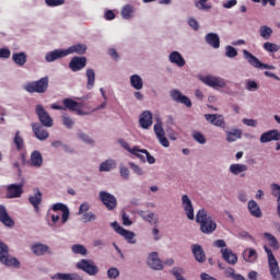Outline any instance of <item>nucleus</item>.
<instances>
[{
  "instance_id": "obj_1",
  "label": "nucleus",
  "mask_w": 280,
  "mask_h": 280,
  "mask_svg": "<svg viewBox=\"0 0 280 280\" xmlns=\"http://www.w3.org/2000/svg\"><path fill=\"white\" fill-rule=\"evenodd\" d=\"M264 237L266 242V245L264 246V248L267 253L270 275L273 280H279L280 279L279 262L277 261V258H275L272 250L268 248V246H271V248L277 250L279 249V243L277 242V238L272 236V234L265 233Z\"/></svg>"
},
{
  "instance_id": "obj_2",
  "label": "nucleus",
  "mask_w": 280,
  "mask_h": 280,
  "mask_svg": "<svg viewBox=\"0 0 280 280\" xmlns=\"http://www.w3.org/2000/svg\"><path fill=\"white\" fill-rule=\"evenodd\" d=\"M69 220V208L62 203H56L48 211L47 222L49 226H62Z\"/></svg>"
},
{
  "instance_id": "obj_3",
  "label": "nucleus",
  "mask_w": 280,
  "mask_h": 280,
  "mask_svg": "<svg viewBox=\"0 0 280 280\" xmlns=\"http://www.w3.org/2000/svg\"><path fill=\"white\" fill-rule=\"evenodd\" d=\"M196 222L200 224V231L207 235H210V233H213L218 229V224L211 215L207 214L205 209L198 211Z\"/></svg>"
},
{
  "instance_id": "obj_4",
  "label": "nucleus",
  "mask_w": 280,
  "mask_h": 280,
  "mask_svg": "<svg viewBox=\"0 0 280 280\" xmlns=\"http://www.w3.org/2000/svg\"><path fill=\"white\" fill-rule=\"evenodd\" d=\"M120 145L127 150V152L140 159L143 163H145V161H148L150 165H154L156 163V159H154V156H152L145 149H140L139 147L130 148V144L124 140H120Z\"/></svg>"
},
{
  "instance_id": "obj_5",
  "label": "nucleus",
  "mask_w": 280,
  "mask_h": 280,
  "mask_svg": "<svg viewBox=\"0 0 280 280\" xmlns=\"http://www.w3.org/2000/svg\"><path fill=\"white\" fill-rule=\"evenodd\" d=\"M213 244L217 248H221V255L226 264H230V266H235V264H237V254L226 248V242H224V240H218Z\"/></svg>"
},
{
  "instance_id": "obj_6",
  "label": "nucleus",
  "mask_w": 280,
  "mask_h": 280,
  "mask_svg": "<svg viewBox=\"0 0 280 280\" xmlns=\"http://www.w3.org/2000/svg\"><path fill=\"white\" fill-rule=\"evenodd\" d=\"M0 261L3 266H12L13 268H19V260L9 255L8 245L0 243Z\"/></svg>"
},
{
  "instance_id": "obj_7",
  "label": "nucleus",
  "mask_w": 280,
  "mask_h": 280,
  "mask_svg": "<svg viewBox=\"0 0 280 280\" xmlns=\"http://www.w3.org/2000/svg\"><path fill=\"white\" fill-rule=\"evenodd\" d=\"M47 86H49V79L45 77L39 81L26 84L25 90L28 93H45V91H47Z\"/></svg>"
},
{
  "instance_id": "obj_8",
  "label": "nucleus",
  "mask_w": 280,
  "mask_h": 280,
  "mask_svg": "<svg viewBox=\"0 0 280 280\" xmlns=\"http://www.w3.org/2000/svg\"><path fill=\"white\" fill-rule=\"evenodd\" d=\"M77 268L78 270H83V272H85L90 277H95V275L100 272V268H97L93 260L82 259L77 262Z\"/></svg>"
},
{
  "instance_id": "obj_9",
  "label": "nucleus",
  "mask_w": 280,
  "mask_h": 280,
  "mask_svg": "<svg viewBox=\"0 0 280 280\" xmlns=\"http://www.w3.org/2000/svg\"><path fill=\"white\" fill-rule=\"evenodd\" d=\"M201 82L207 84V86H211L212 89H224L226 86V81L220 77L206 75L200 77Z\"/></svg>"
},
{
  "instance_id": "obj_10",
  "label": "nucleus",
  "mask_w": 280,
  "mask_h": 280,
  "mask_svg": "<svg viewBox=\"0 0 280 280\" xmlns=\"http://www.w3.org/2000/svg\"><path fill=\"white\" fill-rule=\"evenodd\" d=\"M243 55L245 60H247V62H249L252 67H255V69H275V67L268 66L259 61V59L255 57V55L250 54L248 50H243Z\"/></svg>"
},
{
  "instance_id": "obj_11",
  "label": "nucleus",
  "mask_w": 280,
  "mask_h": 280,
  "mask_svg": "<svg viewBox=\"0 0 280 280\" xmlns=\"http://www.w3.org/2000/svg\"><path fill=\"white\" fill-rule=\"evenodd\" d=\"M63 106L69 110H74L77 115H89V110L85 109L84 104H80L73 100H63Z\"/></svg>"
},
{
  "instance_id": "obj_12",
  "label": "nucleus",
  "mask_w": 280,
  "mask_h": 280,
  "mask_svg": "<svg viewBox=\"0 0 280 280\" xmlns=\"http://www.w3.org/2000/svg\"><path fill=\"white\" fill-rule=\"evenodd\" d=\"M112 226L114 231H116L118 235H121V237H125L129 244H137V240H135V232L121 228L117 222L112 223Z\"/></svg>"
},
{
  "instance_id": "obj_13",
  "label": "nucleus",
  "mask_w": 280,
  "mask_h": 280,
  "mask_svg": "<svg viewBox=\"0 0 280 280\" xmlns=\"http://www.w3.org/2000/svg\"><path fill=\"white\" fill-rule=\"evenodd\" d=\"M154 132L161 145L163 148H170V140L165 137V129H163V122L161 120H158L154 125Z\"/></svg>"
},
{
  "instance_id": "obj_14",
  "label": "nucleus",
  "mask_w": 280,
  "mask_h": 280,
  "mask_svg": "<svg viewBox=\"0 0 280 280\" xmlns=\"http://www.w3.org/2000/svg\"><path fill=\"white\" fill-rule=\"evenodd\" d=\"M35 110L43 126H46V128H51V126H54V120L51 119V116L47 114L45 108H43L40 105H37Z\"/></svg>"
},
{
  "instance_id": "obj_15",
  "label": "nucleus",
  "mask_w": 280,
  "mask_h": 280,
  "mask_svg": "<svg viewBox=\"0 0 280 280\" xmlns=\"http://www.w3.org/2000/svg\"><path fill=\"white\" fill-rule=\"evenodd\" d=\"M100 200L101 202H103V205H105L107 209H109V211L117 207V198H115V196L106 191L100 192Z\"/></svg>"
},
{
  "instance_id": "obj_16",
  "label": "nucleus",
  "mask_w": 280,
  "mask_h": 280,
  "mask_svg": "<svg viewBox=\"0 0 280 280\" xmlns=\"http://www.w3.org/2000/svg\"><path fill=\"white\" fill-rule=\"evenodd\" d=\"M182 207L185 211V214L187 215L188 220H194V203L191 202V199L187 195L182 196Z\"/></svg>"
},
{
  "instance_id": "obj_17",
  "label": "nucleus",
  "mask_w": 280,
  "mask_h": 280,
  "mask_svg": "<svg viewBox=\"0 0 280 280\" xmlns=\"http://www.w3.org/2000/svg\"><path fill=\"white\" fill-rule=\"evenodd\" d=\"M270 141H280V131L277 129L264 132L260 136V143H270Z\"/></svg>"
},
{
  "instance_id": "obj_18",
  "label": "nucleus",
  "mask_w": 280,
  "mask_h": 280,
  "mask_svg": "<svg viewBox=\"0 0 280 280\" xmlns=\"http://www.w3.org/2000/svg\"><path fill=\"white\" fill-rule=\"evenodd\" d=\"M171 97H173L174 102H177L178 104H184L188 108H191V101L189 100V97L183 95L180 91L178 90L171 91Z\"/></svg>"
},
{
  "instance_id": "obj_19",
  "label": "nucleus",
  "mask_w": 280,
  "mask_h": 280,
  "mask_svg": "<svg viewBox=\"0 0 280 280\" xmlns=\"http://www.w3.org/2000/svg\"><path fill=\"white\" fill-rule=\"evenodd\" d=\"M148 266H150L152 270H163V262L159 259V254L156 252L149 255Z\"/></svg>"
},
{
  "instance_id": "obj_20",
  "label": "nucleus",
  "mask_w": 280,
  "mask_h": 280,
  "mask_svg": "<svg viewBox=\"0 0 280 280\" xmlns=\"http://www.w3.org/2000/svg\"><path fill=\"white\" fill-rule=\"evenodd\" d=\"M139 124L141 128H143L144 130H148V128L152 126V113L149 110L143 112L140 115Z\"/></svg>"
},
{
  "instance_id": "obj_21",
  "label": "nucleus",
  "mask_w": 280,
  "mask_h": 280,
  "mask_svg": "<svg viewBox=\"0 0 280 280\" xmlns=\"http://www.w3.org/2000/svg\"><path fill=\"white\" fill-rule=\"evenodd\" d=\"M67 55V49H56L48 54H46L45 58L47 62H54V60H58L59 58H65Z\"/></svg>"
},
{
  "instance_id": "obj_22",
  "label": "nucleus",
  "mask_w": 280,
  "mask_h": 280,
  "mask_svg": "<svg viewBox=\"0 0 280 280\" xmlns=\"http://www.w3.org/2000/svg\"><path fill=\"white\" fill-rule=\"evenodd\" d=\"M69 67L73 71H80L81 69H84L86 67V58H84V57H81V58L80 57H74L70 61Z\"/></svg>"
},
{
  "instance_id": "obj_23",
  "label": "nucleus",
  "mask_w": 280,
  "mask_h": 280,
  "mask_svg": "<svg viewBox=\"0 0 280 280\" xmlns=\"http://www.w3.org/2000/svg\"><path fill=\"white\" fill-rule=\"evenodd\" d=\"M21 194H23V185L12 184L8 187L7 197L21 198Z\"/></svg>"
},
{
  "instance_id": "obj_24",
  "label": "nucleus",
  "mask_w": 280,
  "mask_h": 280,
  "mask_svg": "<svg viewBox=\"0 0 280 280\" xmlns=\"http://www.w3.org/2000/svg\"><path fill=\"white\" fill-rule=\"evenodd\" d=\"M205 117H206L207 121H210V124H212L213 126H219L220 128H224V126H225L224 117H222L221 115L206 114Z\"/></svg>"
},
{
  "instance_id": "obj_25",
  "label": "nucleus",
  "mask_w": 280,
  "mask_h": 280,
  "mask_svg": "<svg viewBox=\"0 0 280 280\" xmlns=\"http://www.w3.org/2000/svg\"><path fill=\"white\" fill-rule=\"evenodd\" d=\"M34 135L39 141H45V139H49V132L40 125H33Z\"/></svg>"
},
{
  "instance_id": "obj_26",
  "label": "nucleus",
  "mask_w": 280,
  "mask_h": 280,
  "mask_svg": "<svg viewBox=\"0 0 280 280\" xmlns=\"http://www.w3.org/2000/svg\"><path fill=\"white\" fill-rule=\"evenodd\" d=\"M0 222L4 224V226H14V221L8 215V211L5 207L0 206Z\"/></svg>"
},
{
  "instance_id": "obj_27",
  "label": "nucleus",
  "mask_w": 280,
  "mask_h": 280,
  "mask_svg": "<svg viewBox=\"0 0 280 280\" xmlns=\"http://www.w3.org/2000/svg\"><path fill=\"white\" fill-rule=\"evenodd\" d=\"M192 255L195 256V259L202 264V261H206L207 256L205 255V250H202V247L198 244L192 245Z\"/></svg>"
},
{
  "instance_id": "obj_28",
  "label": "nucleus",
  "mask_w": 280,
  "mask_h": 280,
  "mask_svg": "<svg viewBox=\"0 0 280 280\" xmlns=\"http://www.w3.org/2000/svg\"><path fill=\"white\" fill-rule=\"evenodd\" d=\"M52 280H82L78 273H56L51 276Z\"/></svg>"
},
{
  "instance_id": "obj_29",
  "label": "nucleus",
  "mask_w": 280,
  "mask_h": 280,
  "mask_svg": "<svg viewBox=\"0 0 280 280\" xmlns=\"http://www.w3.org/2000/svg\"><path fill=\"white\" fill-rule=\"evenodd\" d=\"M206 43H208L210 47L218 49L220 47V36L214 33H209L208 35H206Z\"/></svg>"
},
{
  "instance_id": "obj_30",
  "label": "nucleus",
  "mask_w": 280,
  "mask_h": 280,
  "mask_svg": "<svg viewBox=\"0 0 280 280\" xmlns=\"http://www.w3.org/2000/svg\"><path fill=\"white\" fill-rule=\"evenodd\" d=\"M248 211L254 218H261V209L255 200L248 201Z\"/></svg>"
},
{
  "instance_id": "obj_31",
  "label": "nucleus",
  "mask_w": 280,
  "mask_h": 280,
  "mask_svg": "<svg viewBox=\"0 0 280 280\" xmlns=\"http://www.w3.org/2000/svg\"><path fill=\"white\" fill-rule=\"evenodd\" d=\"M226 141L229 143H233V141H237V139H242V131L240 129H232L230 131H225Z\"/></svg>"
},
{
  "instance_id": "obj_32",
  "label": "nucleus",
  "mask_w": 280,
  "mask_h": 280,
  "mask_svg": "<svg viewBox=\"0 0 280 280\" xmlns=\"http://www.w3.org/2000/svg\"><path fill=\"white\" fill-rule=\"evenodd\" d=\"M170 61L173 65H177V67H185V59L183 58L182 55H179L178 51H173L170 55Z\"/></svg>"
},
{
  "instance_id": "obj_33",
  "label": "nucleus",
  "mask_w": 280,
  "mask_h": 280,
  "mask_svg": "<svg viewBox=\"0 0 280 280\" xmlns=\"http://www.w3.org/2000/svg\"><path fill=\"white\" fill-rule=\"evenodd\" d=\"M248 166L246 164H231L230 165V172L234 176H240V174L247 172Z\"/></svg>"
},
{
  "instance_id": "obj_34",
  "label": "nucleus",
  "mask_w": 280,
  "mask_h": 280,
  "mask_svg": "<svg viewBox=\"0 0 280 280\" xmlns=\"http://www.w3.org/2000/svg\"><path fill=\"white\" fill-rule=\"evenodd\" d=\"M86 52V45L83 44H77L73 45L71 47H69L68 49H66V54L69 56L70 54H85Z\"/></svg>"
},
{
  "instance_id": "obj_35",
  "label": "nucleus",
  "mask_w": 280,
  "mask_h": 280,
  "mask_svg": "<svg viewBox=\"0 0 280 280\" xmlns=\"http://www.w3.org/2000/svg\"><path fill=\"white\" fill-rule=\"evenodd\" d=\"M12 60L19 67H23L27 62V55L25 52H15L12 55Z\"/></svg>"
},
{
  "instance_id": "obj_36",
  "label": "nucleus",
  "mask_w": 280,
  "mask_h": 280,
  "mask_svg": "<svg viewBox=\"0 0 280 280\" xmlns=\"http://www.w3.org/2000/svg\"><path fill=\"white\" fill-rule=\"evenodd\" d=\"M40 200H43V195L39 192V190H36L35 194L28 198V201L34 207L35 211H38Z\"/></svg>"
},
{
  "instance_id": "obj_37",
  "label": "nucleus",
  "mask_w": 280,
  "mask_h": 280,
  "mask_svg": "<svg viewBox=\"0 0 280 280\" xmlns=\"http://www.w3.org/2000/svg\"><path fill=\"white\" fill-rule=\"evenodd\" d=\"M243 258L249 264H253V261L257 260V252L253 248H247L243 253Z\"/></svg>"
},
{
  "instance_id": "obj_38",
  "label": "nucleus",
  "mask_w": 280,
  "mask_h": 280,
  "mask_svg": "<svg viewBox=\"0 0 280 280\" xmlns=\"http://www.w3.org/2000/svg\"><path fill=\"white\" fill-rule=\"evenodd\" d=\"M117 167L115 160H106L100 165V172H110Z\"/></svg>"
},
{
  "instance_id": "obj_39",
  "label": "nucleus",
  "mask_w": 280,
  "mask_h": 280,
  "mask_svg": "<svg viewBox=\"0 0 280 280\" xmlns=\"http://www.w3.org/2000/svg\"><path fill=\"white\" fill-rule=\"evenodd\" d=\"M130 84L136 91H141L143 89V79L141 77L133 74L130 77Z\"/></svg>"
},
{
  "instance_id": "obj_40",
  "label": "nucleus",
  "mask_w": 280,
  "mask_h": 280,
  "mask_svg": "<svg viewBox=\"0 0 280 280\" xmlns=\"http://www.w3.org/2000/svg\"><path fill=\"white\" fill-rule=\"evenodd\" d=\"M31 163L34 167H40L43 165V155L38 151H34L31 155Z\"/></svg>"
},
{
  "instance_id": "obj_41",
  "label": "nucleus",
  "mask_w": 280,
  "mask_h": 280,
  "mask_svg": "<svg viewBox=\"0 0 280 280\" xmlns=\"http://www.w3.org/2000/svg\"><path fill=\"white\" fill-rule=\"evenodd\" d=\"M133 14H135V8H132V5L130 4L125 5L121 10L122 19H127V20L132 19Z\"/></svg>"
},
{
  "instance_id": "obj_42",
  "label": "nucleus",
  "mask_w": 280,
  "mask_h": 280,
  "mask_svg": "<svg viewBox=\"0 0 280 280\" xmlns=\"http://www.w3.org/2000/svg\"><path fill=\"white\" fill-rule=\"evenodd\" d=\"M259 34L261 38H264L265 40H269L270 36H272V30L270 28V26L262 25L259 28Z\"/></svg>"
},
{
  "instance_id": "obj_43",
  "label": "nucleus",
  "mask_w": 280,
  "mask_h": 280,
  "mask_svg": "<svg viewBox=\"0 0 280 280\" xmlns=\"http://www.w3.org/2000/svg\"><path fill=\"white\" fill-rule=\"evenodd\" d=\"M32 250L35 255H45L49 250V247L43 244H35L32 246Z\"/></svg>"
},
{
  "instance_id": "obj_44",
  "label": "nucleus",
  "mask_w": 280,
  "mask_h": 280,
  "mask_svg": "<svg viewBox=\"0 0 280 280\" xmlns=\"http://www.w3.org/2000/svg\"><path fill=\"white\" fill-rule=\"evenodd\" d=\"M86 78H88V89H93V85L95 84V71L93 69H88Z\"/></svg>"
},
{
  "instance_id": "obj_45",
  "label": "nucleus",
  "mask_w": 280,
  "mask_h": 280,
  "mask_svg": "<svg viewBox=\"0 0 280 280\" xmlns=\"http://www.w3.org/2000/svg\"><path fill=\"white\" fill-rule=\"evenodd\" d=\"M265 51H268L269 54H276V51H279L280 47L277 44H272L270 42H266L264 44Z\"/></svg>"
},
{
  "instance_id": "obj_46",
  "label": "nucleus",
  "mask_w": 280,
  "mask_h": 280,
  "mask_svg": "<svg viewBox=\"0 0 280 280\" xmlns=\"http://www.w3.org/2000/svg\"><path fill=\"white\" fill-rule=\"evenodd\" d=\"M245 89H246L247 91L255 92V91H258V90H259V84H258L256 81L247 80V81H246Z\"/></svg>"
},
{
  "instance_id": "obj_47",
  "label": "nucleus",
  "mask_w": 280,
  "mask_h": 280,
  "mask_svg": "<svg viewBox=\"0 0 280 280\" xmlns=\"http://www.w3.org/2000/svg\"><path fill=\"white\" fill-rule=\"evenodd\" d=\"M72 253H74L75 255H86V247L80 244L73 245Z\"/></svg>"
},
{
  "instance_id": "obj_48",
  "label": "nucleus",
  "mask_w": 280,
  "mask_h": 280,
  "mask_svg": "<svg viewBox=\"0 0 280 280\" xmlns=\"http://www.w3.org/2000/svg\"><path fill=\"white\" fill-rule=\"evenodd\" d=\"M13 141H14V144L16 145L18 150H23L24 142H23V138L21 137V133L19 131L15 133Z\"/></svg>"
},
{
  "instance_id": "obj_49",
  "label": "nucleus",
  "mask_w": 280,
  "mask_h": 280,
  "mask_svg": "<svg viewBox=\"0 0 280 280\" xmlns=\"http://www.w3.org/2000/svg\"><path fill=\"white\" fill-rule=\"evenodd\" d=\"M192 137L195 141H197V143H201V145L207 143V139L205 138V135L200 133L199 131H195L192 133Z\"/></svg>"
},
{
  "instance_id": "obj_50",
  "label": "nucleus",
  "mask_w": 280,
  "mask_h": 280,
  "mask_svg": "<svg viewBox=\"0 0 280 280\" xmlns=\"http://www.w3.org/2000/svg\"><path fill=\"white\" fill-rule=\"evenodd\" d=\"M129 166L132 170L133 174H137V176H143L144 174L143 168H141L139 165L130 162Z\"/></svg>"
},
{
  "instance_id": "obj_51",
  "label": "nucleus",
  "mask_w": 280,
  "mask_h": 280,
  "mask_svg": "<svg viewBox=\"0 0 280 280\" xmlns=\"http://www.w3.org/2000/svg\"><path fill=\"white\" fill-rule=\"evenodd\" d=\"M108 279H117L119 277V269L112 267L107 270Z\"/></svg>"
},
{
  "instance_id": "obj_52",
  "label": "nucleus",
  "mask_w": 280,
  "mask_h": 280,
  "mask_svg": "<svg viewBox=\"0 0 280 280\" xmlns=\"http://www.w3.org/2000/svg\"><path fill=\"white\" fill-rule=\"evenodd\" d=\"M225 55L228 58H235L237 56V50L233 46H226Z\"/></svg>"
},
{
  "instance_id": "obj_53",
  "label": "nucleus",
  "mask_w": 280,
  "mask_h": 280,
  "mask_svg": "<svg viewBox=\"0 0 280 280\" xmlns=\"http://www.w3.org/2000/svg\"><path fill=\"white\" fill-rule=\"evenodd\" d=\"M199 10H210L211 5L207 4V0H199L195 3Z\"/></svg>"
},
{
  "instance_id": "obj_54",
  "label": "nucleus",
  "mask_w": 280,
  "mask_h": 280,
  "mask_svg": "<svg viewBox=\"0 0 280 280\" xmlns=\"http://www.w3.org/2000/svg\"><path fill=\"white\" fill-rule=\"evenodd\" d=\"M138 215H141L147 222H152L154 220V213L152 212L145 213L143 211H138Z\"/></svg>"
},
{
  "instance_id": "obj_55",
  "label": "nucleus",
  "mask_w": 280,
  "mask_h": 280,
  "mask_svg": "<svg viewBox=\"0 0 280 280\" xmlns=\"http://www.w3.org/2000/svg\"><path fill=\"white\" fill-rule=\"evenodd\" d=\"M271 191H272V196L278 198V202H280V186H279V184H272Z\"/></svg>"
},
{
  "instance_id": "obj_56",
  "label": "nucleus",
  "mask_w": 280,
  "mask_h": 280,
  "mask_svg": "<svg viewBox=\"0 0 280 280\" xmlns=\"http://www.w3.org/2000/svg\"><path fill=\"white\" fill-rule=\"evenodd\" d=\"M120 176L125 180H128V178H130V171L127 167H125V166H120Z\"/></svg>"
},
{
  "instance_id": "obj_57",
  "label": "nucleus",
  "mask_w": 280,
  "mask_h": 280,
  "mask_svg": "<svg viewBox=\"0 0 280 280\" xmlns=\"http://www.w3.org/2000/svg\"><path fill=\"white\" fill-rule=\"evenodd\" d=\"M243 124L245 126H249L250 128H257V120H255V119L244 118Z\"/></svg>"
},
{
  "instance_id": "obj_58",
  "label": "nucleus",
  "mask_w": 280,
  "mask_h": 280,
  "mask_svg": "<svg viewBox=\"0 0 280 280\" xmlns=\"http://www.w3.org/2000/svg\"><path fill=\"white\" fill-rule=\"evenodd\" d=\"M234 5H237V0H228L223 2V8L226 10H230V8H234Z\"/></svg>"
},
{
  "instance_id": "obj_59",
  "label": "nucleus",
  "mask_w": 280,
  "mask_h": 280,
  "mask_svg": "<svg viewBox=\"0 0 280 280\" xmlns=\"http://www.w3.org/2000/svg\"><path fill=\"white\" fill-rule=\"evenodd\" d=\"M46 3L50 7L62 5L65 0H46Z\"/></svg>"
},
{
  "instance_id": "obj_60",
  "label": "nucleus",
  "mask_w": 280,
  "mask_h": 280,
  "mask_svg": "<svg viewBox=\"0 0 280 280\" xmlns=\"http://www.w3.org/2000/svg\"><path fill=\"white\" fill-rule=\"evenodd\" d=\"M83 220L84 222H93L95 221V215L93 214V212H88L83 214Z\"/></svg>"
},
{
  "instance_id": "obj_61",
  "label": "nucleus",
  "mask_w": 280,
  "mask_h": 280,
  "mask_svg": "<svg viewBox=\"0 0 280 280\" xmlns=\"http://www.w3.org/2000/svg\"><path fill=\"white\" fill-rule=\"evenodd\" d=\"M122 224L125 226H130L132 225V221L130 220V218L128 217V214H126L125 212L122 213Z\"/></svg>"
},
{
  "instance_id": "obj_62",
  "label": "nucleus",
  "mask_w": 280,
  "mask_h": 280,
  "mask_svg": "<svg viewBox=\"0 0 280 280\" xmlns=\"http://www.w3.org/2000/svg\"><path fill=\"white\" fill-rule=\"evenodd\" d=\"M10 49L0 48V58H10Z\"/></svg>"
},
{
  "instance_id": "obj_63",
  "label": "nucleus",
  "mask_w": 280,
  "mask_h": 280,
  "mask_svg": "<svg viewBox=\"0 0 280 280\" xmlns=\"http://www.w3.org/2000/svg\"><path fill=\"white\" fill-rule=\"evenodd\" d=\"M63 125L66 128H71L73 126V120L68 116H63Z\"/></svg>"
},
{
  "instance_id": "obj_64",
  "label": "nucleus",
  "mask_w": 280,
  "mask_h": 280,
  "mask_svg": "<svg viewBox=\"0 0 280 280\" xmlns=\"http://www.w3.org/2000/svg\"><path fill=\"white\" fill-rule=\"evenodd\" d=\"M188 25H190L192 27V30H198V27H199L198 21H196L194 19L188 20Z\"/></svg>"
}]
</instances>
